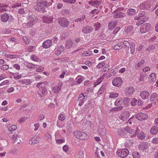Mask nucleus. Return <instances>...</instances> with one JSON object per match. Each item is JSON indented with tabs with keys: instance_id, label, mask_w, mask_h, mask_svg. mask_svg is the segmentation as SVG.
Here are the masks:
<instances>
[{
	"instance_id": "1",
	"label": "nucleus",
	"mask_w": 158,
	"mask_h": 158,
	"mask_svg": "<svg viewBox=\"0 0 158 158\" xmlns=\"http://www.w3.org/2000/svg\"><path fill=\"white\" fill-rule=\"evenodd\" d=\"M49 3V2L48 3L45 1L38 0L36 1L34 8L36 11L43 13L45 11V8L44 6L48 7L50 5Z\"/></svg>"
},
{
	"instance_id": "2",
	"label": "nucleus",
	"mask_w": 158,
	"mask_h": 158,
	"mask_svg": "<svg viewBox=\"0 0 158 158\" xmlns=\"http://www.w3.org/2000/svg\"><path fill=\"white\" fill-rule=\"evenodd\" d=\"M48 83L46 81H44L38 83L36 85V87L39 88V91H38L39 95L41 98L40 94H42L44 95H46L48 94V91L45 88V85H47Z\"/></svg>"
},
{
	"instance_id": "3",
	"label": "nucleus",
	"mask_w": 158,
	"mask_h": 158,
	"mask_svg": "<svg viewBox=\"0 0 158 158\" xmlns=\"http://www.w3.org/2000/svg\"><path fill=\"white\" fill-rule=\"evenodd\" d=\"M117 153L118 156L122 158H124L128 155L129 151L126 148L121 149L118 150Z\"/></svg>"
},
{
	"instance_id": "4",
	"label": "nucleus",
	"mask_w": 158,
	"mask_h": 158,
	"mask_svg": "<svg viewBox=\"0 0 158 158\" xmlns=\"http://www.w3.org/2000/svg\"><path fill=\"white\" fill-rule=\"evenodd\" d=\"M74 134L77 138L79 139H84L86 138V134L85 133L79 130L75 131Z\"/></svg>"
},
{
	"instance_id": "5",
	"label": "nucleus",
	"mask_w": 158,
	"mask_h": 158,
	"mask_svg": "<svg viewBox=\"0 0 158 158\" xmlns=\"http://www.w3.org/2000/svg\"><path fill=\"white\" fill-rule=\"evenodd\" d=\"M151 25L149 23H146L142 25L140 28L141 33H143L148 31L151 28Z\"/></svg>"
},
{
	"instance_id": "6",
	"label": "nucleus",
	"mask_w": 158,
	"mask_h": 158,
	"mask_svg": "<svg viewBox=\"0 0 158 158\" xmlns=\"http://www.w3.org/2000/svg\"><path fill=\"white\" fill-rule=\"evenodd\" d=\"M130 113L128 111L123 112L120 114L119 118L123 121H126L129 117Z\"/></svg>"
},
{
	"instance_id": "7",
	"label": "nucleus",
	"mask_w": 158,
	"mask_h": 158,
	"mask_svg": "<svg viewBox=\"0 0 158 158\" xmlns=\"http://www.w3.org/2000/svg\"><path fill=\"white\" fill-rule=\"evenodd\" d=\"M148 114L146 113H139L135 115V117L138 120L143 121L148 118Z\"/></svg>"
},
{
	"instance_id": "8",
	"label": "nucleus",
	"mask_w": 158,
	"mask_h": 158,
	"mask_svg": "<svg viewBox=\"0 0 158 158\" xmlns=\"http://www.w3.org/2000/svg\"><path fill=\"white\" fill-rule=\"evenodd\" d=\"M123 83V80L121 77H115L112 81L113 85L115 86L119 87L121 86Z\"/></svg>"
},
{
	"instance_id": "9",
	"label": "nucleus",
	"mask_w": 158,
	"mask_h": 158,
	"mask_svg": "<svg viewBox=\"0 0 158 158\" xmlns=\"http://www.w3.org/2000/svg\"><path fill=\"white\" fill-rule=\"evenodd\" d=\"M94 30L93 27L88 25L83 27L82 29V32L84 34H88L91 33Z\"/></svg>"
},
{
	"instance_id": "10",
	"label": "nucleus",
	"mask_w": 158,
	"mask_h": 158,
	"mask_svg": "<svg viewBox=\"0 0 158 158\" xmlns=\"http://www.w3.org/2000/svg\"><path fill=\"white\" fill-rule=\"evenodd\" d=\"M135 91V89L133 87H129L125 89V94L127 96H131L133 94Z\"/></svg>"
},
{
	"instance_id": "11",
	"label": "nucleus",
	"mask_w": 158,
	"mask_h": 158,
	"mask_svg": "<svg viewBox=\"0 0 158 158\" xmlns=\"http://www.w3.org/2000/svg\"><path fill=\"white\" fill-rule=\"evenodd\" d=\"M151 7V3L148 1L144 2L139 5V8L142 10L149 9Z\"/></svg>"
},
{
	"instance_id": "12",
	"label": "nucleus",
	"mask_w": 158,
	"mask_h": 158,
	"mask_svg": "<svg viewBox=\"0 0 158 158\" xmlns=\"http://www.w3.org/2000/svg\"><path fill=\"white\" fill-rule=\"evenodd\" d=\"M59 25L63 27H68L69 23V22L66 18H63L58 22Z\"/></svg>"
},
{
	"instance_id": "13",
	"label": "nucleus",
	"mask_w": 158,
	"mask_h": 158,
	"mask_svg": "<svg viewBox=\"0 0 158 158\" xmlns=\"http://www.w3.org/2000/svg\"><path fill=\"white\" fill-rule=\"evenodd\" d=\"M112 13L113 14V18L114 19L122 18L126 16L125 13L121 12H116L115 10Z\"/></svg>"
},
{
	"instance_id": "14",
	"label": "nucleus",
	"mask_w": 158,
	"mask_h": 158,
	"mask_svg": "<svg viewBox=\"0 0 158 158\" xmlns=\"http://www.w3.org/2000/svg\"><path fill=\"white\" fill-rule=\"evenodd\" d=\"M10 7L5 3H0V12H3L9 11Z\"/></svg>"
},
{
	"instance_id": "15",
	"label": "nucleus",
	"mask_w": 158,
	"mask_h": 158,
	"mask_svg": "<svg viewBox=\"0 0 158 158\" xmlns=\"http://www.w3.org/2000/svg\"><path fill=\"white\" fill-rule=\"evenodd\" d=\"M12 16L11 15H9L6 13H4L1 15V19L4 22H7L8 19H10V18H12Z\"/></svg>"
},
{
	"instance_id": "16",
	"label": "nucleus",
	"mask_w": 158,
	"mask_h": 158,
	"mask_svg": "<svg viewBox=\"0 0 158 158\" xmlns=\"http://www.w3.org/2000/svg\"><path fill=\"white\" fill-rule=\"evenodd\" d=\"M156 75L155 73H152L148 77V80L150 83H152L156 81Z\"/></svg>"
},
{
	"instance_id": "17",
	"label": "nucleus",
	"mask_w": 158,
	"mask_h": 158,
	"mask_svg": "<svg viewBox=\"0 0 158 158\" xmlns=\"http://www.w3.org/2000/svg\"><path fill=\"white\" fill-rule=\"evenodd\" d=\"M52 41L51 40H47L45 41L42 44L43 47L44 48H49L52 45Z\"/></svg>"
},
{
	"instance_id": "18",
	"label": "nucleus",
	"mask_w": 158,
	"mask_h": 158,
	"mask_svg": "<svg viewBox=\"0 0 158 158\" xmlns=\"http://www.w3.org/2000/svg\"><path fill=\"white\" fill-rule=\"evenodd\" d=\"M118 23V21H111L108 24V29L110 30H112L114 28Z\"/></svg>"
},
{
	"instance_id": "19",
	"label": "nucleus",
	"mask_w": 158,
	"mask_h": 158,
	"mask_svg": "<svg viewBox=\"0 0 158 158\" xmlns=\"http://www.w3.org/2000/svg\"><path fill=\"white\" fill-rule=\"evenodd\" d=\"M150 95L149 92L147 91H143L140 93V96L143 99L145 100L148 98Z\"/></svg>"
},
{
	"instance_id": "20",
	"label": "nucleus",
	"mask_w": 158,
	"mask_h": 158,
	"mask_svg": "<svg viewBox=\"0 0 158 158\" xmlns=\"http://www.w3.org/2000/svg\"><path fill=\"white\" fill-rule=\"evenodd\" d=\"M85 96L83 93L80 94L78 97V101L79 102L78 105L80 106H81L84 103V99Z\"/></svg>"
},
{
	"instance_id": "21",
	"label": "nucleus",
	"mask_w": 158,
	"mask_h": 158,
	"mask_svg": "<svg viewBox=\"0 0 158 158\" xmlns=\"http://www.w3.org/2000/svg\"><path fill=\"white\" fill-rule=\"evenodd\" d=\"M98 131L99 134L102 136L105 135L106 133L105 127L102 125H101L99 126Z\"/></svg>"
},
{
	"instance_id": "22",
	"label": "nucleus",
	"mask_w": 158,
	"mask_h": 158,
	"mask_svg": "<svg viewBox=\"0 0 158 158\" xmlns=\"http://www.w3.org/2000/svg\"><path fill=\"white\" fill-rule=\"evenodd\" d=\"M148 143L145 142H143L140 144L138 146L139 148L141 150L144 151L147 149L148 148Z\"/></svg>"
},
{
	"instance_id": "23",
	"label": "nucleus",
	"mask_w": 158,
	"mask_h": 158,
	"mask_svg": "<svg viewBox=\"0 0 158 158\" xmlns=\"http://www.w3.org/2000/svg\"><path fill=\"white\" fill-rule=\"evenodd\" d=\"M24 65L29 69H34L36 68V65L32 63L27 62L25 61L23 63Z\"/></svg>"
},
{
	"instance_id": "24",
	"label": "nucleus",
	"mask_w": 158,
	"mask_h": 158,
	"mask_svg": "<svg viewBox=\"0 0 158 158\" xmlns=\"http://www.w3.org/2000/svg\"><path fill=\"white\" fill-rule=\"evenodd\" d=\"M89 4L91 5L96 7L98 8L101 4V1H100L95 0L93 1H89Z\"/></svg>"
},
{
	"instance_id": "25",
	"label": "nucleus",
	"mask_w": 158,
	"mask_h": 158,
	"mask_svg": "<svg viewBox=\"0 0 158 158\" xmlns=\"http://www.w3.org/2000/svg\"><path fill=\"white\" fill-rule=\"evenodd\" d=\"M62 85V83L61 82H60L56 86L54 87L53 88L54 92L56 93H59Z\"/></svg>"
},
{
	"instance_id": "26",
	"label": "nucleus",
	"mask_w": 158,
	"mask_h": 158,
	"mask_svg": "<svg viewBox=\"0 0 158 158\" xmlns=\"http://www.w3.org/2000/svg\"><path fill=\"white\" fill-rule=\"evenodd\" d=\"M136 13V10L133 8H130L127 10V14L130 16H132L134 15Z\"/></svg>"
},
{
	"instance_id": "27",
	"label": "nucleus",
	"mask_w": 158,
	"mask_h": 158,
	"mask_svg": "<svg viewBox=\"0 0 158 158\" xmlns=\"http://www.w3.org/2000/svg\"><path fill=\"white\" fill-rule=\"evenodd\" d=\"M73 40L72 39L68 40L65 44V47L66 48H70L73 45Z\"/></svg>"
},
{
	"instance_id": "28",
	"label": "nucleus",
	"mask_w": 158,
	"mask_h": 158,
	"mask_svg": "<svg viewBox=\"0 0 158 158\" xmlns=\"http://www.w3.org/2000/svg\"><path fill=\"white\" fill-rule=\"evenodd\" d=\"M135 42H132L130 43V52L131 54L133 55L135 52Z\"/></svg>"
},
{
	"instance_id": "29",
	"label": "nucleus",
	"mask_w": 158,
	"mask_h": 158,
	"mask_svg": "<svg viewBox=\"0 0 158 158\" xmlns=\"http://www.w3.org/2000/svg\"><path fill=\"white\" fill-rule=\"evenodd\" d=\"M150 132L153 135L156 134L158 132V128L157 126H153L150 129Z\"/></svg>"
},
{
	"instance_id": "30",
	"label": "nucleus",
	"mask_w": 158,
	"mask_h": 158,
	"mask_svg": "<svg viewBox=\"0 0 158 158\" xmlns=\"http://www.w3.org/2000/svg\"><path fill=\"white\" fill-rule=\"evenodd\" d=\"M43 20L44 23H49L52 21V17L51 16L49 17L43 16Z\"/></svg>"
},
{
	"instance_id": "31",
	"label": "nucleus",
	"mask_w": 158,
	"mask_h": 158,
	"mask_svg": "<svg viewBox=\"0 0 158 158\" xmlns=\"http://www.w3.org/2000/svg\"><path fill=\"white\" fill-rule=\"evenodd\" d=\"M146 13L144 11H140L139 12L138 16H136L134 19V20L139 19L145 16Z\"/></svg>"
},
{
	"instance_id": "32",
	"label": "nucleus",
	"mask_w": 158,
	"mask_h": 158,
	"mask_svg": "<svg viewBox=\"0 0 158 158\" xmlns=\"http://www.w3.org/2000/svg\"><path fill=\"white\" fill-rule=\"evenodd\" d=\"M38 142V141L36 139V137L35 136L32 137L29 141V143L31 145L37 144Z\"/></svg>"
},
{
	"instance_id": "33",
	"label": "nucleus",
	"mask_w": 158,
	"mask_h": 158,
	"mask_svg": "<svg viewBox=\"0 0 158 158\" xmlns=\"http://www.w3.org/2000/svg\"><path fill=\"white\" fill-rule=\"evenodd\" d=\"M64 47L63 46H60L58 48L56 52L57 55H60L64 51Z\"/></svg>"
},
{
	"instance_id": "34",
	"label": "nucleus",
	"mask_w": 158,
	"mask_h": 158,
	"mask_svg": "<svg viewBox=\"0 0 158 158\" xmlns=\"http://www.w3.org/2000/svg\"><path fill=\"white\" fill-rule=\"evenodd\" d=\"M133 29V27L131 26H129L125 27L124 31L127 33L128 34L132 31Z\"/></svg>"
},
{
	"instance_id": "35",
	"label": "nucleus",
	"mask_w": 158,
	"mask_h": 158,
	"mask_svg": "<svg viewBox=\"0 0 158 158\" xmlns=\"http://www.w3.org/2000/svg\"><path fill=\"white\" fill-rule=\"evenodd\" d=\"M158 95L156 93H152L150 96V100L151 101L153 102L155 101V100L157 99Z\"/></svg>"
},
{
	"instance_id": "36",
	"label": "nucleus",
	"mask_w": 158,
	"mask_h": 158,
	"mask_svg": "<svg viewBox=\"0 0 158 158\" xmlns=\"http://www.w3.org/2000/svg\"><path fill=\"white\" fill-rule=\"evenodd\" d=\"M123 102V99L122 98H121L118 99L116 100L114 102V104L115 106H118L122 104Z\"/></svg>"
},
{
	"instance_id": "37",
	"label": "nucleus",
	"mask_w": 158,
	"mask_h": 158,
	"mask_svg": "<svg viewBox=\"0 0 158 158\" xmlns=\"http://www.w3.org/2000/svg\"><path fill=\"white\" fill-rule=\"evenodd\" d=\"M138 137L140 139H144L145 138V135L143 132H141L138 134Z\"/></svg>"
},
{
	"instance_id": "38",
	"label": "nucleus",
	"mask_w": 158,
	"mask_h": 158,
	"mask_svg": "<svg viewBox=\"0 0 158 158\" xmlns=\"http://www.w3.org/2000/svg\"><path fill=\"white\" fill-rule=\"evenodd\" d=\"M124 130L130 134H134L135 132L133 131V129L127 126L124 128Z\"/></svg>"
},
{
	"instance_id": "39",
	"label": "nucleus",
	"mask_w": 158,
	"mask_h": 158,
	"mask_svg": "<svg viewBox=\"0 0 158 158\" xmlns=\"http://www.w3.org/2000/svg\"><path fill=\"white\" fill-rule=\"evenodd\" d=\"M123 106H120L114 107L111 109V111H116L122 110L123 108Z\"/></svg>"
},
{
	"instance_id": "40",
	"label": "nucleus",
	"mask_w": 158,
	"mask_h": 158,
	"mask_svg": "<svg viewBox=\"0 0 158 158\" xmlns=\"http://www.w3.org/2000/svg\"><path fill=\"white\" fill-rule=\"evenodd\" d=\"M30 20L27 23V25L29 26H32L34 24V18L31 17H30Z\"/></svg>"
},
{
	"instance_id": "41",
	"label": "nucleus",
	"mask_w": 158,
	"mask_h": 158,
	"mask_svg": "<svg viewBox=\"0 0 158 158\" xmlns=\"http://www.w3.org/2000/svg\"><path fill=\"white\" fill-rule=\"evenodd\" d=\"M132 156L133 158H139L140 155L139 153L135 151L133 152Z\"/></svg>"
},
{
	"instance_id": "42",
	"label": "nucleus",
	"mask_w": 158,
	"mask_h": 158,
	"mask_svg": "<svg viewBox=\"0 0 158 158\" xmlns=\"http://www.w3.org/2000/svg\"><path fill=\"white\" fill-rule=\"evenodd\" d=\"M118 93L116 92H113L110 93L109 97L111 98H115L118 96Z\"/></svg>"
},
{
	"instance_id": "43",
	"label": "nucleus",
	"mask_w": 158,
	"mask_h": 158,
	"mask_svg": "<svg viewBox=\"0 0 158 158\" xmlns=\"http://www.w3.org/2000/svg\"><path fill=\"white\" fill-rule=\"evenodd\" d=\"M138 20L136 23V25L137 26H139L140 25L142 24L143 23L145 20H144V18L140 19H138Z\"/></svg>"
},
{
	"instance_id": "44",
	"label": "nucleus",
	"mask_w": 158,
	"mask_h": 158,
	"mask_svg": "<svg viewBox=\"0 0 158 158\" xmlns=\"http://www.w3.org/2000/svg\"><path fill=\"white\" fill-rule=\"evenodd\" d=\"M8 130L10 131H13L17 129V127L15 125H12L11 126H8Z\"/></svg>"
},
{
	"instance_id": "45",
	"label": "nucleus",
	"mask_w": 158,
	"mask_h": 158,
	"mask_svg": "<svg viewBox=\"0 0 158 158\" xmlns=\"http://www.w3.org/2000/svg\"><path fill=\"white\" fill-rule=\"evenodd\" d=\"M23 39L24 42L26 44H28L30 41V38L26 36H23Z\"/></svg>"
},
{
	"instance_id": "46",
	"label": "nucleus",
	"mask_w": 158,
	"mask_h": 158,
	"mask_svg": "<svg viewBox=\"0 0 158 158\" xmlns=\"http://www.w3.org/2000/svg\"><path fill=\"white\" fill-rule=\"evenodd\" d=\"M94 26L95 27V30L97 31L100 28L101 25L99 23H94Z\"/></svg>"
},
{
	"instance_id": "47",
	"label": "nucleus",
	"mask_w": 158,
	"mask_h": 158,
	"mask_svg": "<svg viewBox=\"0 0 158 158\" xmlns=\"http://www.w3.org/2000/svg\"><path fill=\"white\" fill-rule=\"evenodd\" d=\"M137 102V100L135 98H133L131 99V105L133 106H135Z\"/></svg>"
},
{
	"instance_id": "48",
	"label": "nucleus",
	"mask_w": 158,
	"mask_h": 158,
	"mask_svg": "<svg viewBox=\"0 0 158 158\" xmlns=\"http://www.w3.org/2000/svg\"><path fill=\"white\" fill-rule=\"evenodd\" d=\"M91 51H85L82 53V56H87L91 55Z\"/></svg>"
},
{
	"instance_id": "49",
	"label": "nucleus",
	"mask_w": 158,
	"mask_h": 158,
	"mask_svg": "<svg viewBox=\"0 0 158 158\" xmlns=\"http://www.w3.org/2000/svg\"><path fill=\"white\" fill-rule=\"evenodd\" d=\"M144 61L143 60H141L140 62L137 63L136 64V67L138 68L141 67L144 64Z\"/></svg>"
},
{
	"instance_id": "50",
	"label": "nucleus",
	"mask_w": 158,
	"mask_h": 158,
	"mask_svg": "<svg viewBox=\"0 0 158 158\" xmlns=\"http://www.w3.org/2000/svg\"><path fill=\"white\" fill-rule=\"evenodd\" d=\"M98 11L97 9H95L92 10L90 13V15H92V16H94L95 14H97L98 13Z\"/></svg>"
},
{
	"instance_id": "51",
	"label": "nucleus",
	"mask_w": 158,
	"mask_h": 158,
	"mask_svg": "<svg viewBox=\"0 0 158 158\" xmlns=\"http://www.w3.org/2000/svg\"><path fill=\"white\" fill-rule=\"evenodd\" d=\"M122 48V46L121 45H119L118 44H117L115 46L113 47V49L115 50H119L121 49Z\"/></svg>"
},
{
	"instance_id": "52",
	"label": "nucleus",
	"mask_w": 158,
	"mask_h": 158,
	"mask_svg": "<svg viewBox=\"0 0 158 158\" xmlns=\"http://www.w3.org/2000/svg\"><path fill=\"white\" fill-rule=\"evenodd\" d=\"M9 68V65L7 64H4L1 66V69L2 70H6Z\"/></svg>"
},
{
	"instance_id": "53",
	"label": "nucleus",
	"mask_w": 158,
	"mask_h": 158,
	"mask_svg": "<svg viewBox=\"0 0 158 158\" xmlns=\"http://www.w3.org/2000/svg\"><path fill=\"white\" fill-rule=\"evenodd\" d=\"M12 139L13 140H15V142H17L18 144L19 143V141H17L18 139V138H17V135H13L12 136Z\"/></svg>"
},
{
	"instance_id": "54",
	"label": "nucleus",
	"mask_w": 158,
	"mask_h": 158,
	"mask_svg": "<svg viewBox=\"0 0 158 158\" xmlns=\"http://www.w3.org/2000/svg\"><path fill=\"white\" fill-rule=\"evenodd\" d=\"M59 119L62 121H64L65 119V117L64 115L62 114H60L58 116Z\"/></svg>"
},
{
	"instance_id": "55",
	"label": "nucleus",
	"mask_w": 158,
	"mask_h": 158,
	"mask_svg": "<svg viewBox=\"0 0 158 158\" xmlns=\"http://www.w3.org/2000/svg\"><path fill=\"white\" fill-rule=\"evenodd\" d=\"M6 57L9 59H14L17 57V56L15 55H9L7 54L6 55Z\"/></svg>"
},
{
	"instance_id": "56",
	"label": "nucleus",
	"mask_w": 158,
	"mask_h": 158,
	"mask_svg": "<svg viewBox=\"0 0 158 158\" xmlns=\"http://www.w3.org/2000/svg\"><path fill=\"white\" fill-rule=\"evenodd\" d=\"M21 6V3H16L15 4H12L11 7L12 8H15L19 7Z\"/></svg>"
},
{
	"instance_id": "57",
	"label": "nucleus",
	"mask_w": 158,
	"mask_h": 158,
	"mask_svg": "<svg viewBox=\"0 0 158 158\" xmlns=\"http://www.w3.org/2000/svg\"><path fill=\"white\" fill-rule=\"evenodd\" d=\"M58 60L61 61H65L69 60V58L68 57H64L58 58Z\"/></svg>"
},
{
	"instance_id": "58",
	"label": "nucleus",
	"mask_w": 158,
	"mask_h": 158,
	"mask_svg": "<svg viewBox=\"0 0 158 158\" xmlns=\"http://www.w3.org/2000/svg\"><path fill=\"white\" fill-rule=\"evenodd\" d=\"M27 117H23L22 118H21L19 119L18 120V122L19 123H22L23 122H24L25 121H26V120H27Z\"/></svg>"
},
{
	"instance_id": "59",
	"label": "nucleus",
	"mask_w": 158,
	"mask_h": 158,
	"mask_svg": "<svg viewBox=\"0 0 158 158\" xmlns=\"http://www.w3.org/2000/svg\"><path fill=\"white\" fill-rule=\"evenodd\" d=\"M9 83V82L8 80H5L0 84V86L8 85Z\"/></svg>"
},
{
	"instance_id": "60",
	"label": "nucleus",
	"mask_w": 158,
	"mask_h": 158,
	"mask_svg": "<svg viewBox=\"0 0 158 158\" xmlns=\"http://www.w3.org/2000/svg\"><path fill=\"white\" fill-rule=\"evenodd\" d=\"M35 69L36 71L39 72L42 71L44 69V68L42 66H40Z\"/></svg>"
},
{
	"instance_id": "61",
	"label": "nucleus",
	"mask_w": 158,
	"mask_h": 158,
	"mask_svg": "<svg viewBox=\"0 0 158 158\" xmlns=\"http://www.w3.org/2000/svg\"><path fill=\"white\" fill-rule=\"evenodd\" d=\"M62 149L64 152H67L69 150V146L67 145H65L63 146Z\"/></svg>"
},
{
	"instance_id": "62",
	"label": "nucleus",
	"mask_w": 158,
	"mask_h": 158,
	"mask_svg": "<svg viewBox=\"0 0 158 158\" xmlns=\"http://www.w3.org/2000/svg\"><path fill=\"white\" fill-rule=\"evenodd\" d=\"M150 70V68L149 66H146L143 69V71L144 73H146Z\"/></svg>"
},
{
	"instance_id": "63",
	"label": "nucleus",
	"mask_w": 158,
	"mask_h": 158,
	"mask_svg": "<svg viewBox=\"0 0 158 158\" xmlns=\"http://www.w3.org/2000/svg\"><path fill=\"white\" fill-rule=\"evenodd\" d=\"M31 80L30 79H25V84L29 85L31 83Z\"/></svg>"
},
{
	"instance_id": "64",
	"label": "nucleus",
	"mask_w": 158,
	"mask_h": 158,
	"mask_svg": "<svg viewBox=\"0 0 158 158\" xmlns=\"http://www.w3.org/2000/svg\"><path fill=\"white\" fill-rule=\"evenodd\" d=\"M152 142L153 143L157 144L158 143V138H154L152 140Z\"/></svg>"
}]
</instances>
